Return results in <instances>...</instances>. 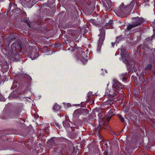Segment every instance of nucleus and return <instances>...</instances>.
<instances>
[{
  "mask_svg": "<svg viewBox=\"0 0 155 155\" xmlns=\"http://www.w3.org/2000/svg\"><path fill=\"white\" fill-rule=\"evenodd\" d=\"M15 39V38L12 35H8L6 38V41L5 42V45L7 47H8L12 41H14Z\"/></svg>",
  "mask_w": 155,
  "mask_h": 155,
  "instance_id": "f8f14e48",
  "label": "nucleus"
},
{
  "mask_svg": "<svg viewBox=\"0 0 155 155\" xmlns=\"http://www.w3.org/2000/svg\"><path fill=\"white\" fill-rule=\"evenodd\" d=\"M152 68V65L151 64H147L145 68V70H150Z\"/></svg>",
  "mask_w": 155,
  "mask_h": 155,
  "instance_id": "a878e982",
  "label": "nucleus"
},
{
  "mask_svg": "<svg viewBox=\"0 0 155 155\" xmlns=\"http://www.w3.org/2000/svg\"><path fill=\"white\" fill-rule=\"evenodd\" d=\"M153 74L154 75H155V71H153Z\"/></svg>",
  "mask_w": 155,
  "mask_h": 155,
  "instance_id": "a19ab883",
  "label": "nucleus"
},
{
  "mask_svg": "<svg viewBox=\"0 0 155 155\" xmlns=\"http://www.w3.org/2000/svg\"><path fill=\"white\" fill-rule=\"evenodd\" d=\"M71 31L72 33H74L75 31L74 30H71Z\"/></svg>",
  "mask_w": 155,
  "mask_h": 155,
  "instance_id": "58836bf2",
  "label": "nucleus"
},
{
  "mask_svg": "<svg viewBox=\"0 0 155 155\" xmlns=\"http://www.w3.org/2000/svg\"><path fill=\"white\" fill-rule=\"evenodd\" d=\"M85 121L86 122H88V121Z\"/></svg>",
  "mask_w": 155,
  "mask_h": 155,
  "instance_id": "37998d69",
  "label": "nucleus"
},
{
  "mask_svg": "<svg viewBox=\"0 0 155 155\" xmlns=\"http://www.w3.org/2000/svg\"><path fill=\"white\" fill-rule=\"evenodd\" d=\"M113 24V21L112 20H110L108 22L106 23L104 28H107L108 27L112 26Z\"/></svg>",
  "mask_w": 155,
  "mask_h": 155,
  "instance_id": "412c9836",
  "label": "nucleus"
},
{
  "mask_svg": "<svg viewBox=\"0 0 155 155\" xmlns=\"http://www.w3.org/2000/svg\"><path fill=\"white\" fill-rule=\"evenodd\" d=\"M19 59H17V58H16V59H14V60L13 61H19Z\"/></svg>",
  "mask_w": 155,
  "mask_h": 155,
  "instance_id": "f704fd0d",
  "label": "nucleus"
},
{
  "mask_svg": "<svg viewBox=\"0 0 155 155\" xmlns=\"http://www.w3.org/2000/svg\"><path fill=\"white\" fill-rule=\"evenodd\" d=\"M72 46H71V47ZM72 49V48L71 47V48H68V49H67V50H71Z\"/></svg>",
  "mask_w": 155,
  "mask_h": 155,
  "instance_id": "e433bc0d",
  "label": "nucleus"
},
{
  "mask_svg": "<svg viewBox=\"0 0 155 155\" xmlns=\"http://www.w3.org/2000/svg\"><path fill=\"white\" fill-rule=\"evenodd\" d=\"M136 27L135 25H134L133 23L132 24H129L127 26V29L128 30H130L131 29L133 28Z\"/></svg>",
  "mask_w": 155,
  "mask_h": 155,
  "instance_id": "393cba45",
  "label": "nucleus"
},
{
  "mask_svg": "<svg viewBox=\"0 0 155 155\" xmlns=\"http://www.w3.org/2000/svg\"><path fill=\"white\" fill-rule=\"evenodd\" d=\"M105 39V35L104 34L101 35L100 36L99 41L97 43V50L100 51L103 43V41Z\"/></svg>",
  "mask_w": 155,
  "mask_h": 155,
  "instance_id": "9d476101",
  "label": "nucleus"
},
{
  "mask_svg": "<svg viewBox=\"0 0 155 155\" xmlns=\"http://www.w3.org/2000/svg\"><path fill=\"white\" fill-rule=\"evenodd\" d=\"M64 126L66 128H69L70 127V124L68 121L65 120L63 122Z\"/></svg>",
  "mask_w": 155,
  "mask_h": 155,
  "instance_id": "4be33fe9",
  "label": "nucleus"
},
{
  "mask_svg": "<svg viewBox=\"0 0 155 155\" xmlns=\"http://www.w3.org/2000/svg\"><path fill=\"white\" fill-rule=\"evenodd\" d=\"M25 77L27 78L29 81H31L32 80V78L28 74H25Z\"/></svg>",
  "mask_w": 155,
  "mask_h": 155,
  "instance_id": "cd10ccee",
  "label": "nucleus"
},
{
  "mask_svg": "<svg viewBox=\"0 0 155 155\" xmlns=\"http://www.w3.org/2000/svg\"><path fill=\"white\" fill-rule=\"evenodd\" d=\"M104 155H109V153L107 151H105L104 153Z\"/></svg>",
  "mask_w": 155,
  "mask_h": 155,
  "instance_id": "473e14b6",
  "label": "nucleus"
},
{
  "mask_svg": "<svg viewBox=\"0 0 155 155\" xmlns=\"http://www.w3.org/2000/svg\"><path fill=\"white\" fill-rule=\"evenodd\" d=\"M118 116L121 121L123 122H124V119L122 117V116L120 115H119Z\"/></svg>",
  "mask_w": 155,
  "mask_h": 155,
  "instance_id": "c756f323",
  "label": "nucleus"
},
{
  "mask_svg": "<svg viewBox=\"0 0 155 155\" xmlns=\"http://www.w3.org/2000/svg\"><path fill=\"white\" fill-rule=\"evenodd\" d=\"M123 38L122 35H120L117 37L116 41L117 43H119V41Z\"/></svg>",
  "mask_w": 155,
  "mask_h": 155,
  "instance_id": "bb28decb",
  "label": "nucleus"
},
{
  "mask_svg": "<svg viewBox=\"0 0 155 155\" xmlns=\"http://www.w3.org/2000/svg\"><path fill=\"white\" fill-rule=\"evenodd\" d=\"M61 108L60 106L57 104H55L54 105L53 108L54 111H58L60 110Z\"/></svg>",
  "mask_w": 155,
  "mask_h": 155,
  "instance_id": "5701e85b",
  "label": "nucleus"
},
{
  "mask_svg": "<svg viewBox=\"0 0 155 155\" xmlns=\"http://www.w3.org/2000/svg\"><path fill=\"white\" fill-rule=\"evenodd\" d=\"M20 107L16 108L14 110L9 111L8 113V117L11 118H17L19 117L21 111L23 104H21Z\"/></svg>",
  "mask_w": 155,
  "mask_h": 155,
  "instance_id": "20e7f679",
  "label": "nucleus"
},
{
  "mask_svg": "<svg viewBox=\"0 0 155 155\" xmlns=\"http://www.w3.org/2000/svg\"><path fill=\"white\" fill-rule=\"evenodd\" d=\"M54 125L58 127L59 128H60V125L58 123H55L54 124Z\"/></svg>",
  "mask_w": 155,
  "mask_h": 155,
  "instance_id": "2f4dec72",
  "label": "nucleus"
},
{
  "mask_svg": "<svg viewBox=\"0 0 155 155\" xmlns=\"http://www.w3.org/2000/svg\"><path fill=\"white\" fill-rule=\"evenodd\" d=\"M112 91H110L108 87H107V89L106 90L105 94L107 95V96L110 98H113L114 97L116 98L118 97L117 94V92L115 93L114 92L115 91L113 89Z\"/></svg>",
  "mask_w": 155,
  "mask_h": 155,
  "instance_id": "1a4fd4ad",
  "label": "nucleus"
},
{
  "mask_svg": "<svg viewBox=\"0 0 155 155\" xmlns=\"http://www.w3.org/2000/svg\"><path fill=\"white\" fill-rule=\"evenodd\" d=\"M57 139V138L55 137L51 138L47 141V143L51 145H54L55 144V141Z\"/></svg>",
  "mask_w": 155,
  "mask_h": 155,
  "instance_id": "dca6fc26",
  "label": "nucleus"
},
{
  "mask_svg": "<svg viewBox=\"0 0 155 155\" xmlns=\"http://www.w3.org/2000/svg\"><path fill=\"white\" fill-rule=\"evenodd\" d=\"M79 60L81 61L83 64H85L88 61L87 59H79Z\"/></svg>",
  "mask_w": 155,
  "mask_h": 155,
  "instance_id": "c85d7f7f",
  "label": "nucleus"
},
{
  "mask_svg": "<svg viewBox=\"0 0 155 155\" xmlns=\"http://www.w3.org/2000/svg\"><path fill=\"white\" fill-rule=\"evenodd\" d=\"M109 83L107 84V86H108L109 85Z\"/></svg>",
  "mask_w": 155,
  "mask_h": 155,
  "instance_id": "79ce46f5",
  "label": "nucleus"
},
{
  "mask_svg": "<svg viewBox=\"0 0 155 155\" xmlns=\"http://www.w3.org/2000/svg\"><path fill=\"white\" fill-rule=\"evenodd\" d=\"M24 22L26 23L27 26L29 28H32V29L35 30H39L40 29V25L38 24L37 22L30 21L29 19L26 18L23 20Z\"/></svg>",
  "mask_w": 155,
  "mask_h": 155,
  "instance_id": "39448f33",
  "label": "nucleus"
},
{
  "mask_svg": "<svg viewBox=\"0 0 155 155\" xmlns=\"http://www.w3.org/2000/svg\"><path fill=\"white\" fill-rule=\"evenodd\" d=\"M120 55L121 58H130L129 53L124 49H121Z\"/></svg>",
  "mask_w": 155,
  "mask_h": 155,
  "instance_id": "ddd939ff",
  "label": "nucleus"
},
{
  "mask_svg": "<svg viewBox=\"0 0 155 155\" xmlns=\"http://www.w3.org/2000/svg\"><path fill=\"white\" fill-rule=\"evenodd\" d=\"M11 50L7 51L6 53L11 57V58H16L15 56H19L21 52V51L23 50V52L25 51V49H22L21 45L18 42H15L12 43L11 46Z\"/></svg>",
  "mask_w": 155,
  "mask_h": 155,
  "instance_id": "f257e3e1",
  "label": "nucleus"
},
{
  "mask_svg": "<svg viewBox=\"0 0 155 155\" xmlns=\"http://www.w3.org/2000/svg\"><path fill=\"white\" fill-rule=\"evenodd\" d=\"M72 25L73 26V27L76 28L78 27V24H75L74 25Z\"/></svg>",
  "mask_w": 155,
  "mask_h": 155,
  "instance_id": "72a5a7b5",
  "label": "nucleus"
},
{
  "mask_svg": "<svg viewBox=\"0 0 155 155\" xmlns=\"http://www.w3.org/2000/svg\"><path fill=\"white\" fill-rule=\"evenodd\" d=\"M35 59V58H34V59H32V60H33V59Z\"/></svg>",
  "mask_w": 155,
  "mask_h": 155,
  "instance_id": "c03bdc74",
  "label": "nucleus"
},
{
  "mask_svg": "<svg viewBox=\"0 0 155 155\" xmlns=\"http://www.w3.org/2000/svg\"><path fill=\"white\" fill-rule=\"evenodd\" d=\"M143 21L144 19L143 18L137 17L134 18V21L133 23L136 27L140 25Z\"/></svg>",
  "mask_w": 155,
  "mask_h": 155,
  "instance_id": "9b49d317",
  "label": "nucleus"
},
{
  "mask_svg": "<svg viewBox=\"0 0 155 155\" xmlns=\"http://www.w3.org/2000/svg\"><path fill=\"white\" fill-rule=\"evenodd\" d=\"M45 132L47 134H49V130L48 128L47 127H46L45 130Z\"/></svg>",
  "mask_w": 155,
  "mask_h": 155,
  "instance_id": "7c9ffc66",
  "label": "nucleus"
},
{
  "mask_svg": "<svg viewBox=\"0 0 155 155\" xmlns=\"http://www.w3.org/2000/svg\"><path fill=\"white\" fill-rule=\"evenodd\" d=\"M2 14L1 13H0V19L2 18Z\"/></svg>",
  "mask_w": 155,
  "mask_h": 155,
  "instance_id": "4c0bfd02",
  "label": "nucleus"
},
{
  "mask_svg": "<svg viewBox=\"0 0 155 155\" xmlns=\"http://www.w3.org/2000/svg\"><path fill=\"white\" fill-rule=\"evenodd\" d=\"M112 87L114 91L120 90L123 87L124 85L116 79L113 80Z\"/></svg>",
  "mask_w": 155,
  "mask_h": 155,
  "instance_id": "0eeeda50",
  "label": "nucleus"
},
{
  "mask_svg": "<svg viewBox=\"0 0 155 155\" xmlns=\"http://www.w3.org/2000/svg\"><path fill=\"white\" fill-rule=\"evenodd\" d=\"M153 35L151 37H149L148 38H146L144 40L143 45L142 46V48L141 50V52H143V54L145 55H148L152 53L153 51V49H151L150 51V48L148 46V42L151 41L155 37V29H153Z\"/></svg>",
  "mask_w": 155,
  "mask_h": 155,
  "instance_id": "7ed1b4c3",
  "label": "nucleus"
},
{
  "mask_svg": "<svg viewBox=\"0 0 155 155\" xmlns=\"http://www.w3.org/2000/svg\"><path fill=\"white\" fill-rule=\"evenodd\" d=\"M101 120L99 123V129L102 128H105V127L107 125V123H108L107 122V120L105 118H103Z\"/></svg>",
  "mask_w": 155,
  "mask_h": 155,
  "instance_id": "4468645a",
  "label": "nucleus"
},
{
  "mask_svg": "<svg viewBox=\"0 0 155 155\" xmlns=\"http://www.w3.org/2000/svg\"><path fill=\"white\" fill-rule=\"evenodd\" d=\"M81 114H82L81 109L80 108L74 111L73 113V116L74 117H77Z\"/></svg>",
  "mask_w": 155,
  "mask_h": 155,
  "instance_id": "6ab92c4d",
  "label": "nucleus"
},
{
  "mask_svg": "<svg viewBox=\"0 0 155 155\" xmlns=\"http://www.w3.org/2000/svg\"><path fill=\"white\" fill-rule=\"evenodd\" d=\"M43 48H45V49H47V47L46 46H44Z\"/></svg>",
  "mask_w": 155,
  "mask_h": 155,
  "instance_id": "ea45409f",
  "label": "nucleus"
},
{
  "mask_svg": "<svg viewBox=\"0 0 155 155\" xmlns=\"http://www.w3.org/2000/svg\"><path fill=\"white\" fill-rule=\"evenodd\" d=\"M115 44V42H112V45L113 47L114 46V45Z\"/></svg>",
  "mask_w": 155,
  "mask_h": 155,
  "instance_id": "c9c22d12",
  "label": "nucleus"
},
{
  "mask_svg": "<svg viewBox=\"0 0 155 155\" xmlns=\"http://www.w3.org/2000/svg\"><path fill=\"white\" fill-rule=\"evenodd\" d=\"M127 74L126 73H124L121 74L120 75V77L121 79L123 81H125L127 79V78H126Z\"/></svg>",
  "mask_w": 155,
  "mask_h": 155,
  "instance_id": "aec40b11",
  "label": "nucleus"
},
{
  "mask_svg": "<svg viewBox=\"0 0 155 155\" xmlns=\"http://www.w3.org/2000/svg\"><path fill=\"white\" fill-rule=\"evenodd\" d=\"M81 109L82 114L84 115L88 114L89 111L88 109L85 108H81Z\"/></svg>",
  "mask_w": 155,
  "mask_h": 155,
  "instance_id": "b1692460",
  "label": "nucleus"
},
{
  "mask_svg": "<svg viewBox=\"0 0 155 155\" xmlns=\"http://www.w3.org/2000/svg\"><path fill=\"white\" fill-rule=\"evenodd\" d=\"M16 6L17 5L16 4H13L10 2L9 4L8 9L10 11L11 10L12 12H13L16 8Z\"/></svg>",
  "mask_w": 155,
  "mask_h": 155,
  "instance_id": "a211bd4d",
  "label": "nucleus"
},
{
  "mask_svg": "<svg viewBox=\"0 0 155 155\" xmlns=\"http://www.w3.org/2000/svg\"><path fill=\"white\" fill-rule=\"evenodd\" d=\"M134 5V2H131L129 5L125 6L124 3H122L119 7L115 8L114 11L121 15H128L132 11Z\"/></svg>",
  "mask_w": 155,
  "mask_h": 155,
  "instance_id": "f03ea898",
  "label": "nucleus"
},
{
  "mask_svg": "<svg viewBox=\"0 0 155 155\" xmlns=\"http://www.w3.org/2000/svg\"><path fill=\"white\" fill-rule=\"evenodd\" d=\"M114 115V113L113 111L110 110L108 111L107 114V117L105 118L107 120V122H109L112 116Z\"/></svg>",
  "mask_w": 155,
  "mask_h": 155,
  "instance_id": "f3484780",
  "label": "nucleus"
},
{
  "mask_svg": "<svg viewBox=\"0 0 155 155\" xmlns=\"http://www.w3.org/2000/svg\"><path fill=\"white\" fill-rule=\"evenodd\" d=\"M73 44L74 45V46H71L72 49L71 50V52L72 53L75 51H77V53L76 55L78 58L82 57V58H84V56H82L83 52L81 48H78L76 44L73 43Z\"/></svg>",
  "mask_w": 155,
  "mask_h": 155,
  "instance_id": "423d86ee",
  "label": "nucleus"
},
{
  "mask_svg": "<svg viewBox=\"0 0 155 155\" xmlns=\"http://www.w3.org/2000/svg\"><path fill=\"white\" fill-rule=\"evenodd\" d=\"M122 61L127 66H131L133 64L134 62L133 59H122Z\"/></svg>",
  "mask_w": 155,
  "mask_h": 155,
  "instance_id": "2eb2a0df",
  "label": "nucleus"
},
{
  "mask_svg": "<svg viewBox=\"0 0 155 155\" xmlns=\"http://www.w3.org/2000/svg\"><path fill=\"white\" fill-rule=\"evenodd\" d=\"M36 50L33 49L29 50L28 52V57L29 58H37L40 55L36 52Z\"/></svg>",
  "mask_w": 155,
  "mask_h": 155,
  "instance_id": "6e6552de",
  "label": "nucleus"
},
{
  "mask_svg": "<svg viewBox=\"0 0 155 155\" xmlns=\"http://www.w3.org/2000/svg\"><path fill=\"white\" fill-rule=\"evenodd\" d=\"M88 119H89V117H88Z\"/></svg>",
  "mask_w": 155,
  "mask_h": 155,
  "instance_id": "49530a36",
  "label": "nucleus"
},
{
  "mask_svg": "<svg viewBox=\"0 0 155 155\" xmlns=\"http://www.w3.org/2000/svg\"><path fill=\"white\" fill-rule=\"evenodd\" d=\"M153 50L154 51H155V49H154Z\"/></svg>",
  "mask_w": 155,
  "mask_h": 155,
  "instance_id": "a18cd8bd",
  "label": "nucleus"
}]
</instances>
